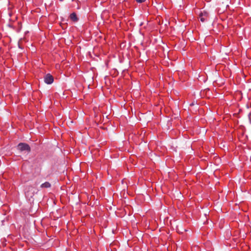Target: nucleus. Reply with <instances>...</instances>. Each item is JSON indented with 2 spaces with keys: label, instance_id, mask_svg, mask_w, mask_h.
I'll list each match as a JSON object with an SVG mask.
<instances>
[{
  "label": "nucleus",
  "instance_id": "1",
  "mask_svg": "<svg viewBox=\"0 0 251 251\" xmlns=\"http://www.w3.org/2000/svg\"><path fill=\"white\" fill-rule=\"evenodd\" d=\"M34 192V188L31 186H28L25 189V194L27 198L30 199L33 197Z\"/></svg>",
  "mask_w": 251,
  "mask_h": 251
},
{
  "label": "nucleus",
  "instance_id": "2",
  "mask_svg": "<svg viewBox=\"0 0 251 251\" xmlns=\"http://www.w3.org/2000/svg\"><path fill=\"white\" fill-rule=\"evenodd\" d=\"M18 149L21 151H27V152L30 151V147L29 146L25 143H21L18 145Z\"/></svg>",
  "mask_w": 251,
  "mask_h": 251
},
{
  "label": "nucleus",
  "instance_id": "3",
  "mask_svg": "<svg viewBox=\"0 0 251 251\" xmlns=\"http://www.w3.org/2000/svg\"><path fill=\"white\" fill-rule=\"evenodd\" d=\"M44 81L48 84H51L53 81V77L50 74H48L45 75Z\"/></svg>",
  "mask_w": 251,
  "mask_h": 251
},
{
  "label": "nucleus",
  "instance_id": "4",
  "mask_svg": "<svg viewBox=\"0 0 251 251\" xmlns=\"http://www.w3.org/2000/svg\"><path fill=\"white\" fill-rule=\"evenodd\" d=\"M70 18L72 21L74 22H76L78 20L76 15L75 13H72L70 16Z\"/></svg>",
  "mask_w": 251,
  "mask_h": 251
},
{
  "label": "nucleus",
  "instance_id": "5",
  "mask_svg": "<svg viewBox=\"0 0 251 251\" xmlns=\"http://www.w3.org/2000/svg\"><path fill=\"white\" fill-rule=\"evenodd\" d=\"M41 187L42 188H49L50 187V184L48 182H46L41 184Z\"/></svg>",
  "mask_w": 251,
  "mask_h": 251
},
{
  "label": "nucleus",
  "instance_id": "6",
  "mask_svg": "<svg viewBox=\"0 0 251 251\" xmlns=\"http://www.w3.org/2000/svg\"><path fill=\"white\" fill-rule=\"evenodd\" d=\"M199 17H200V20L202 22H204L205 21V17L203 16V13L200 14L199 15Z\"/></svg>",
  "mask_w": 251,
  "mask_h": 251
},
{
  "label": "nucleus",
  "instance_id": "7",
  "mask_svg": "<svg viewBox=\"0 0 251 251\" xmlns=\"http://www.w3.org/2000/svg\"><path fill=\"white\" fill-rule=\"evenodd\" d=\"M203 14V16L206 18L208 16V13L206 12H204L202 13Z\"/></svg>",
  "mask_w": 251,
  "mask_h": 251
},
{
  "label": "nucleus",
  "instance_id": "8",
  "mask_svg": "<svg viewBox=\"0 0 251 251\" xmlns=\"http://www.w3.org/2000/svg\"><path fill=\"white\" fill-rule=\"evenodd\" d=\"M137 2L139 3H141L143 1H144L145 0H136Z\"/></svg>",
  "mask_w": 251,
  "mask_h": 251
}]
</instances>
